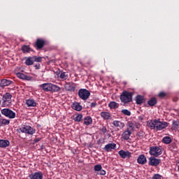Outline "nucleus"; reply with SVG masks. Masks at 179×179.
<instances>
[{
  "mask_svg": "<svg viewBox=\"0 0 179 179\" xmlns=\"http://www.w3.org/2000/svg\"><path fill=\"white\" fill-rule=\"evenodd\" d=\"M41 140V138H35L34 140V142H35V143H37L38 142H40Z\"/></svg>",
  "mask_w": 179,
  "mask_h": 179,
  "instance_id": "42",
  "label": "nucleus"
},
{
  "mask_svg": "<svg viewBox=\"0 0 179 179\" xmlns=\"http://www.w3.org/2000/svg\"><path fill=\"white\" fill-rule=\"evenodd\" d=\"M169 124L166 122H160L157 120H154L148 123V127L151 129H156L157 131H162L165 128H167Z\"/></svg>",
  "mask_w": 179,
  "mask_h": 179,
  "instance_id": "1",
  "label": "nucleus"
},
{
  "mask_svg": "<svg viewBox=\"0 0 179 179\" xmlns=\"http://www.w3.org/2000/svg\"><path fill=\"white\" fill-rule=\"evenodd\" d=\"M152 179H162V176H160L159 174H155L152 176Z\"/></svg>",
  "mask_w": 179,
  "mask_h": 179,
  "instance_id": "38",
  "label": "nucleus"
},
{
  "mask_svg": "<svg viewBox=\"0 0 179 179\" xmlns=\"http://www.w3.org/2000/svg\"><path fill=\"white\" fill-rule=\"evenodd\" d=\"M119 155L122 159H127V157H131V152L129 151H124L122 150L119 151Z\"/></svg>",
  "mask_w": 179,
  "mask_h": 179,
  "instance_id": "14",
  "label": "nucleus"
},
{
  "mask_svg": "<svg viewBox=\"0 0 179 179\" xmlns=\"http://www.w3.org/2000/svg\"><path fill=\"white\" fill-rule=\"evenodd\" d=\"M1 113L3 115L10 120H13V118H15L16 117V113L9 108L2 109Z\"/></svg>",
  "mask_w": 179,
  "mask_h": 179,
  "instance_id": "6",
  "label": "nucleus"
},
{
  "mask_svg": "<svg viewBox=\"0 0 179 179\" xmlns=\"http://www.w3.org/2000/svg\"><path fill=\"white\" fill-rule=\"evenodd\" d=\"M112 124L115 128H117V131L122 129V128L125 127V124L119 120H114Z\"/></svg>",
  "mask_w": 179,
  "mask_h": 179,
  "instance_id": "11",
  "label": "nucleus"
},
{
  "mask_svg": "<svg viewBox=\"0 0 179 179\" xmlns=\"http://www.w3.org/2000/svg\"><path fill=\"white\" fill-rule=\"evenodd\" d=\"M100 173V176H106V171L103 169H101V171H99Z\"/></svg>",
  "mask_w": 179,
  "mask_h": 179,
  "instance_id": "40",
  "label": "nucleus"
},
{
  "mask_svg": "<svg viewBox=\"0 0 179 179\" xmlns=\"http://www.w3.org/2000/svg\"><path fill=\"white\" fill-rule=\"evenodd\" d=\"M178 170L179 171V162L178 163Z\"/></svg>",
  "mask_w": 179,
  "mask_h": 179,
  "instance_id": "46",
  "label": "nucleus"
},
{
  "mask_svg": "<svg viewBox=\"0 0 179 179\" xmlns=\"http://www.w3.org/2000/svg\"><path fill=\"white\" fill-rule=\"evenodd\" d=\"M0 104H1V100H0Z\"/></svg>",
  "mask_w": 179,
  "mask_h": 179,
  "instance_id": "48",
  "label": "nucleus"
},
{
  "mask_svg": "<svg viewBox=\"0 0 179 179\" xmlns=\"http://www.w3.org/2000/svg\"><path fill=\"white\" fill-rule=\"evenodd\" d=\"M64 88L67 92H75V89H76V84L75 83H66L64 85Z\"/></svg>",
  "mask_w": 179,
  "mask_h": 179,
  "instance_id": "10",
  "label": "nucleus"
},
{
  "mask_svg": "<svg viewBox=\"0 0 179 179\" xmlns=\"http://www.w3.org/2000/svg\"><path fill=\"white\" fill-rule=\"evenodd\" d=\"M134 129H135V126L134 125V123L129 122L127 124V129L126 130L132 133L134 131Z\"/></svg>",
  "mask_w": 179,
  "mask_h": 179,
  "instance_id": "26",
  "label": "nucleus"
},
{
  "mask_svg": "<svg viewBox=\"0 0 179 179\" xmlns=\"http://www.w3.org/2000/svg\"><path fill=\"white\" fill-rule=\"evenodd\" d=\"M10 121L6 119H2L0 117V127H3V125H9Z\"/></svg>",
  "mask_w": 179,
  "mask_h": 179,
  "instance_id": "23",
  "label": "nucleus"
},
{
  "mask_svg": "<svg viewBox=\"0 0 179 179\" xmlns=\"http://www.w3.org/2000/svg\"><path fill=\"white\" fill-rule=\"evenodd\" d=\"M17 131V132L27 134L28 135H34V134H36V129L27 124H22Z\"/></svg>",
  "mask_w": 179,
  "mask_h": 179,
  "instance_id": "4",
  "label": "nucleus"
},
{
  "mask_svg": "<svg viewBox=\"0 0 179 179\" xmlns=\"http://www.w3.org/2000/svg\"><path fill=\"white\" fill-rule=\"evenodd\" d=\"M71 107L73 110H76V111H82V106L78 102H74L72 103Z\"/></svg>",
  "mask_w": 179,
  "mask_h": 179,
  "instance_id": "19",
  "label": "nucleus"
},
{
  "mask_svg": "<svg viewBox=\"0 0 179 179\" xmlns=\"http://www.w3.org/2000/svg\"><path fill=\"white\" fill-rule=\"evenodd\" d=\"M136 104H142V103H143V96L138 95L136 97Z\"/></svg>",
  "mask_w": 179,
  "mask_h": 179,
  "instance_id": "30",
  "label": "nucleus"
},
{
  "mask_svg": "<svg viewBox=\"0 0 179 179\" xmlns=\"http://www.w3.org/2000/svg\"><path fill=\"white\" fill-rule=\"evenodd\" d=\"M0 71H1V67H0Z\"/></svg>",
  "mask_w": 179,
  "mask_h": 179,
  "instance_id": "49",
  "label": "nucleus"
},
{
  "mask_svg": "<svg viewBox=\"0 0 179 179\" xmlns=\"http://www.w3.org/2000/svg\"><path fill=\"white\" fill-rule=\"evenodd\" d=\"M78 96L82 100H87L90 97V92L86 89H80L78 91Z\"/></svg>",
  "mask_w": 179,
  "mask_h": 179,
  "instance_id": "8",
  "label": "nucleus"
},
{
  "mask_svg": "<svg viewBox=\"0 0 179 179\" xmlns=\"http://www.w3.org/2000/svg\"><path fill=\"white\" fill-rule=\"evenodd\" d=\"M82 120H83V116L80 114L78 115L74 118V121H76V122H80V121H82Z\"/></svg>",
  "mask_w": 179,
  "mask_h": 179,
  "instance_id": "33",
  "label": "nucleus"
},
{
  "mask_svg": "<svg viewBox=\"0 0 179 179\" xmlns=\"http://www.w3.org/2000/svg\"><path fill=\"white\" fill-rule=\"evenodd\" d=\"M148 104L151 106H155V104H157V99H156L155 97H152L148 101Z\"/></svg>",
  "mask_w": 179,
  "mask_h": 179,
  "instance_id": "24",
  "label": "nucleus"
},
{
  "mask_svg": "<svg viewBox=\"0 0 179 179\" xmlns=\"http://www.w3.org/2000/svg\"><path fill=\"white\" fill-rule=\"evenodd\" d=\"M39 87H41L44 92H52L53 93H57L61 90V87L52 83H44L40 85Z\"/></svg>",
  "mask_w": 179,
  "mask_h": 179,
  "instance_id": "2",
  "label": "nucleus"
},
{
  "mask_svg": "<svg viewBox=\"0 0 179 179\" xmlns=\"http://www.w3.org/2000/svg\"><path fill=\"white\" fill-rule=\"evenodd\" d=\"M149 153L151 156H153L154 157H159L163 152H162V148L159 146H152L150 147V151Z\"/></svg>",
  "mask_w": 179,
  "mask_h": 179,
  "instance_id": "5",
  "label": "nucleus"
},
{
  "mask_svg": "<svg viewBox=\"0 0 179 179\" xmlns=\"http://www.w3.org/2000/svg\"><path fill=\"white\" fill-rule=\"evenodd\" d=\"M25 64L28 66L33 65V64H34V59H33V57L27 59L25 61Z\"/></svg>",
  "mask_w": 179,
  "mask_h": 179,
  "instance_id": "31",
  "label": "nucleus"
},
{
  "mask_svg": "<svg viewBox=\"0 0 179 179\" xmlns=\"http://www.w3.org/2000/svg\"><path fill=\"white\" fill-rule=\"evenodd\" d=\"M117 148V145L115 143H108L105 145L103 150L105 152H111V150H114Z\"/></svg>",
  "mask_w": 179,
  "mask_h": 179,
  "instance_id": "13",
  "label": "nucleus"
},
{
  "mask_svg": "<svg viewBox=\"0 0 179 179\" xmlns=\"http://www.w3.org/2000/svg\"><path fill=\"white\" fill-rule=\"evenodd\" d=\"M102 169H103V167L101 166V164L95 165L94 167V171H101Z\"/></svg>",
  "mask_w": 179,
  "mask_h": 179,
  "instance_id": "36",
  "label": "nucleus"
},
{
  "mask_svg": "<svg viewBox=\"0 0 179 179\" xmlns=\"http://www.w3.org/2000/svg\"><path fill=\"white\" fill-rule=\"evenodd\" d=\"M100 131L103 134H106L107 132V128L106 127H102V128L100 129Z\"/></svg>",
  "mask_w": 179,
  "mask_h": 179,
  "instance_id": "39",
  "label": "nucleus"
},
{
  "mask_svg": "<svg viewBox=\"0 0 179 179\" xmlns=\"http://www.w3.org/2000/svg\"><path fill=\"white\" fill-rule=\"evenodd\" d=\"M138 120L139 121H143V116H139L138 117Z\"/></svg>",
  "mask_w": 179,
  "mask_h": 179,
  "instance_id": "44",
  "label": "nucleus"
},
{
  "mask_svg": "<svg viewBox=\"0 0 179 179\" xmlns=\"http://www.w3.org/2000/svg\"><path fill=\"white\" fill-rule=\"evenodd\" d=\"M164 96H166V94L164 92H160L159 94V97H164Z\"/></svg>",
  "mask_w": 179,
  "mask_h": 179,
  "instance_id": "41",
  "label": "nucleus"
},
{
  "mask_svg": "<svg viewBox=\"0 0 179 179\" xmlns=\"http://www.w3.org/2000/svg\"><path fill=\"white\" fill-rule=\"evenodd\" d=\"M17 78H19L20 79H22L23 80H32L33 79V77L29 76L20 72L17 73Z\"/></svg>",
  "mask_w": 179,
  "mask_h": 179,
  "instance_id": "12",
  "label": "nucleus"
},
{
  "mask_svg": "<svg viewBox=\"0 0 179 179\" xmlns=\"http://www.w3.org/2000/svg\"><path fill=\"white\" fill-rule=\"evenodd\" d=\"M1 113H0V118H1Z\"/></svg>",
  "mask_w": 179,
  "mask_h": 179,
  "instance_id": "47",
  "label": "nucleus"
},
{
  "mask_svg": "<svg viewBox=\"0 0 179 179\" xmlns=\"http://www.w3.org/2000/svg\"><path fill=\"white\" fill-rule=\"evenodd\" d=\"M45 45V41L40 38H38L36 40V45L38 50H41V48H43V47H44Z\"/></svg>",
  "mask_w": 179,
  "mask_h": 179,
  "instance_id": "16",
  "label": "nucleus"
},
{
  "mask_svg": "<svg viewBox=\"0 0 179 179\" xmlns=\"http://www.w3.org/2000/svg\"><path fill=\"white\" fill-rule=\"evenodd\" d=\"M12 85V81L7 79H3L0 82V87H5V86H9Z\"/></svg>",
  "mask_w": 179,
  "mask_h": 179,
  "instance_id": "17",
  "label": "nucleus"
},
{
  "mask_svg": "<svg viewBox=\"0 0 179 179\" xmlns=\"http://www.w3.org/2000/svg\"><path fill=\"white\" fill-rule=\"evenodd\" d=\"M26 104L27 107H36L37 106V102L34 99H27Z\"/></svg>",
  "mask_w": 179,
  "mask_h": 179,
  "instance_id": "18",
  "label": "nucleus"
},
{
  "mask_svg": "<svg viewBox=\"0 0 179 179\" xmlns=\"http://www.w3.org/2000/svg\"><path fill=\"white\" fill-rule=\"evenodd\" d=\"M146 162V157H145V155H139V157L137 159V162L138 163V164H145Z\"/></svg>",
  "mask_w": 179,
  "mask_h": 179,
  "instance_id": "20",
  "label": "nucleus"
},
{
  "mask_svg": "<svg viewBox=\"0 0 179 179\" xmlns=\"http://www.w3.org/2000/svg\"><path fill=\"white\" fill-rule=\"evenodd\" d=\"M132 96H134L133 92L124 91L120 95V101L123 104H128L132 101Z\"/></svg>",
  "mask_w": 179,
  "mask_h": 179,
  "instance_id": "3",
  "label": "nucleus"
},
{
  "mask_svg": "<svg viewBox=\"0 0 179 179\" xmlns=\"http://www.w3.org/2000/svg\"><path fill=\"white\" fill-rule=\"evenodd\" d=\"M122 114H124V115L129 116L131 115V111L128 110V109H122L121 110Z\"/></svg>",
  "mask_w": 179,
  "mask_h": 179,
  "instance_id": "35",
  "label": "nucleus"
},
{
  "mask_svg": "<svg viewBox=\"0 0 179 179\" xmlns=\"http://www.w3.org/2000/svg\"><path fill=\"white\" fill-rule=\"evenodd\" d=\"M10 145V142L8 140H0V148H8Z\"/></svg>",
  "mask_w": 179,
  "mask_h": 179,
  "instance_id": "21",
  "label": "nucleus"
},
{
  "mask_svg": "<svg viewBox=\"0 0 179 179\" xmlns=\"http://www.w3.org/2000/svg\"><path fill=\"white\" fill-rule=\"evenodd\" d=\"M91 107H96V103H92Z\"/></svg>",
  "mask_w": 179,
  "mask_h": 179,
  "instance_id": "45",
  "label": "nucleus"
},
{
  "mask_svg": "<svg viewBox=\"0 0 179 179\" xmlns=\"http://www.w3.org/2000/svg\"><path fill=\"white\" fill-rule=\"evenodd\" d=\"M12 104V94L7 92L3 95V105L6 107Z\"/></svg>",
  "mask_w": 179,
  "mask_h": 179,
  "instance_id": "7",
  "label": "nucleus"
},
{
  "mask_svg": "<svg viewBox=\"0 0 179 179\" xmlns=\"http://www.w3.org/2000/svg\"><path fill=\"white\" fill-rule=\"evenodd\" d=\"M22 51L24 54H26V53L30 52V51H33V50H31L29 45H24L22 47Z\"/></svg>",
  "mask_w": 179,
  "mask_h": 179,
  "instance_id": "22",
  "label": "nucleus"
},
{
  "mask_svg": "<svg viewBox=\"0 0 179 179\" xmlns=\"http://www.w3.org/2000/svg\"><path fill=\"white\" fill-rule=\"evenodd\" d=\"M162 162L161 159H157L155 157H150L149 158L148 164L149 166H152L153 167H156L160 164Z\"/></svg>",
  "mask_w": 179,
  "mask_h": 179,
  "instance_id": "9",
  "label": "nucleus"
},
{
  "mask_svg": "<svg viewBox=\"0 0 179 179\" xmlns=\"http://www.w3.org/2000/svg\"><path fill=\"white\" fill-rule=\"evenodd\" d=\"M132 135L131 131H129V130H125L122 134V138L124 139V141H129V138Z\"/></svg>",
  "mask_w": 179,
  "mask_h": 179,
  "instance_id": "15",
  "label": "nucleus"
},
{
  "mask_svg": "<svg viewBox=\"0 0 179 179\" xmlns=\"http://www.w3.org/2000/svg\"><path fill=\"white\" fill-rule=\"evenodd\" d=\"M34 68L36 69H40V68H41L40 64H37L36 65H35Z\"/></svg>",
  "mask_w": 179,
  "mask_h": 179,
  "instance_id": "43",
  "label": "nucleus"
},
{
  "mask_svg": "<svg viewBox=\"0 0 179 179\" xmlns=\"http://www.w3.org/2000/svg\"><path fill=\"white\" fill-rule=\"evenodd\" d=\"M108 106L110 107V108H118V107H120V104H118L117 102L115 101H111L109 103Z\"/></svg>",
  "mask_w": 179,
  "mask_h": 179,
  "instance_id": "27",
  "label": "nucleus"
},
{
  "mask_svg": "<svg viewBox=\"0 0 179 179\" xmlns=\"http://www.w3.org/2000/svg\"><path fill=\"white\" fill-rule=\"evenodd\" d=\"M93 122V120L90 116H87L84 119L85 125H90Z\"/></svg>",
  "mask_w": 179,
  "mask_h": 179,
  "instance_id": "25",
  "label": "nucleus"
},
{
  "mask_svg": "<svg viewBox=\"0 0 179 179\" xmlns=\"http://www.w3.org/2000/svg\"><path fill=\"white\" fill-rule=\"evenodd\" d=\"M59 78L62 80H66L68 79V74L65 72H61L59 73Z\"/></svg>",
  "mask_w": 179,
  "mask_h": 179,
  "instance_id": "32",
  "label": "nucleus"
},
{
  "mask_svg": "<svg viewBox=\"0 0 179 179\" xmlns=\"http://www.w3.org/2000/svg\"><path fill=\"white\" fill-rule=\"evenodd\" d=\"M33 59L35 61V62H41L43 61V59L41 57H37V56H33Z\"/></svg>",
  "mask_w": 179,
  "mask_h": 179,
  "instance_id": "37",
  "label": "nucleus"
},
{
  "mask_svg": "<svg viewBox=\"0 0 179 179\" xmlns=\"http://www.w3.org/2000/svg\"><path fill=\"white\" fill-rule=\"evenodd\" d=\"M101 117L103 118V120H109L110 119V113L108 112H101Z\"/></svg>",
  "mask_w": 179,
  "mask_h": 179,
  "instance_id": "28",
  "label": "nucleus"
},
{
  "mask_svg": "<svg viewBox=\"0 0 179 179\" xmlns=\"http://www.w3.org/2000/svg\"><path fill=\"white\" fill-rule=\"evenodd\" d=\"M178 125H179V122L177 121H174L172 124V129L173 131H176V129H178Z\"/></svg>",
  "mask_w": 179,
  "mask_h": 179,
  "instance_id": "34",
  "label": "nucleus"
},
{
  "mask_svg": "<svg viewBox=\"0 0 179 179\" xmlns=\"http://www.w3.org/2000/svg\"><path fill=\"white\" fill-rule=\"evenodd\" d=\"M162 142L166 145H169V143H171V138L169 136H165L162 138Z\"/></svg>",
  "mask_w": 179,
  "mask_h": 179,
  "instance_id": "29",
  "label": "nucleus"
}]
</instances>
